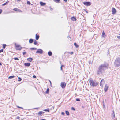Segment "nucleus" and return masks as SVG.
<instances>
[{"label": "nucleus", "mask_w": 120, "mask_h": 120, "mask_svg": "<svg viewBox=\"0 0 120 120\" xmlns=\"http://www.w3.org/2000/svg\"><path fill=\"white\" fill-rule=\"evenodd\" d=\"M108 64L106 62L101 64L99 67L97 71V75H99L102 73L103 71L105 70L108 68Z\"/></svg>", "instance_id": "nucleus-1"}, {"label": "nucleus", "mask_w": 120, "mask_h": 120, "mask_svg": "<svg viewBox=\"0 0 120 120\" xmlns=\"http://www.w3.org/2000/svg\"><path fill=\"white\" fill-rule=\"evenodd\" d=\"M114 65L115 67H118L120 65V58H117L114 62Z\"/></svg>", "instance_id": "nucleus-2"}, {"label": "nucleus", "mask_w": 120, "mask_h": 120, "mask_svg": "<svg viewBox=\"0 0 120 120\" xmlns=\"http://www.w3.org/2000/svg\"><path fill=\"white\" fill-rule=\"evenodd\" d=\"M89 83L91 86L93 87L97 86L98 84L97 82L94 81L92 79H90Z\"/></svg>", "instance_id": "nucleus-3"}, {"label": "nucleus", "mask_w": 120, "mask_h": 120, "mask_svg": "<svg viewBox=\"0 0 120 120\" xmlns=\"http://www.w3.org/2000/svg\"><path fill=\"white\" fill-rule=\"evenodd\" d=\"M15 45L16 47V50H21L22 47L20 45H16V44H15Z\"/></svg>", "instance_id": "nucleus-4"}, {"label": "nucleus", "mask_w": 120, "mask_h": 120, "mask_svg": "<svg viewBox=\"0 0 120 120\" xmlns=\"http://www.w3.org/2000/svg\"><path fill=\"white\" fill-rule=\"evenodd\" d=\"M66 84L64 82H61V83L60 86L62 88H64L66 86Z\"/></svg>", "instance_id": "nucleus-5"}, {"label": "nucleus", "mask_w": 120, "mask_h": 120, "mask_svg": "<svg viewBox=\"0 0 120 120\" xmlns=\"http://www.w3.org/2000/svg\"><path fill=\"white\" fill-rule=\"evenodd\" d=\"M83 4L85 5L88 6L90 5L91 3L90 2H85L83 3Z\"/></svg>", "instance_id": "nucleus-6"}, {"label": "nucleus", "mask_w": 120, "mask_h": 120, "mask_svg": "<svg viewBox=\"0 0 120 120\" xmlns=\"http://www.w3.org/2000/svg\"><path fill=\"white\" fill-rule=\"evenodd\" d=\"M43 51L41 49H37L36 53H39L40 54H41L43 53Z\"/></svg>", "instance_id": "nucleus-7"}, {"label": "nucleus", "mask_w": 120, "mask_h": 120, "mask_svg": "<svg viewBox=\"0 0 120 120\" xmlns=\"http://www.w3.org/2000/svg\"><path fill=\"white\" fill-rule=\"evenodd\" d=\"M108 88V86L106 84L105 86L104 89V90L105 92H106L107 91Z\"/></svg>", "instance_id": "nucleus-8"}, {"label": "nucleus", "mask_w": 120, "mask_h": 120, "mask_svg": "<svg viewBox=\"0 0 120 120\" xmlns=\"http://www.w3.org/2000/svg\"><path fill=\"white\" fill-rule=\"evenodd\" d=\"M116 13V9L114 8H112V13L113 14H114Z\"/></svg>", "instance_id": "nucleus-9"}, {"label": "nucleus", "mask_w": 120, "mask_h": 120, "mask_svg": "<svg viewBox=\"0 0 120 120\" xmlns=\"http://www.w3.org/2000/svg\"><path fill=\"white\" fill-rule=\"evenodd\" d=\"M31 64L30 63H24V65L26 67H29Z\"/></svg>", "instance_id": "nucleus-10"}, {"label": "nucleus", "mask_w": 120, "mask_h": 120, "mask_svg": "<svg viewBox=\"0 0 120 120\" xmlns=\"http://www.w3.org/2000/svg\"><path fill=\"white\" fill-rule=\"evenodd\" d=\"M71 19L73 21H74L77 20V19L76 17L74 16L71 17Z\"/></svg>", "instance_id": "nucleus-11"}, {"label": "nucleus", "mask_w": 120, "mask_h": 120, "mask_svg": "<svg viewBox=\"0 0 120 120\" xmlns=\"http://www.w3.org/2000/svg\"><path fill=\"white\" fill-rule=\"evenodd\" d=\"M103 81H104V80L103 79H102L101 80V81L100 83V85L102 87H103V83L102 82Z\"/></svg>", "instance_id": "nucleus-12"}, {"label": "nucleus", "mask_w": 120, "mask_h": 120, "mask_svg": "<svg viewBox=\"0 0 120 120\" xmlns=\"http://www.w3.org/2000/svg\"><path fill=\"white\" fill-rule=\"evenodd\" d=\"M13 10L15 11H19V12H21V11L20 10L18 9L17 8H14L13 9Z\"/></svg>", "instance_id": "nucleus-13"}, {"label": "nucleus", "mask_w": 120, "mask_h": 120, "mask_svg": "<svg viewBox=\"0 0 120 120\" xmlns=\"http://www.w3.org/2000/svg\"><path fill=\"white\" fill-rule=\"evenodd\" d=\"M33 60V58L31 57L28 58L27 59V60L30 62H31Z\"/></svg>", "instance_id": "nucleus-14"}, {"label": "nucleus", "mask_w": 120, "mask_h": 120, "mask_svg": "<svg viewBox=\"0 0 120 120\" xmlns=\"http://www.w3.org/2000/svg\"><path fill=\"white\" fill-rule=\"evenodd\" d=\"M40 4L41 6H43L45 5L46 4L45 3H44L42 2H40Z\"/></svg>", "instance_id": "nucleus-15"}, {"label": "nucleus", "mask_w": 120, "mask_h": 120, "mask_svg": "<svg viewBox=\"0 0 120 120\" xmlns=\"http://www.w3.org/2000/svg\"><path fill=\"white\" fill-rule=\"evenodd\" d=\"M39 38V35H38L37 34H36V40H38V39Z\"/></svg>", "instance_id": "nucleus-16"}, {"label": "nucleus", "mask_w": 120, "mask_h": 120, "mask_svg": "<svg viewBox=\"0 0 120 120\" xmlns=\"http://www.w3.org/2000/svg\"><path fill=\"white\" fill-rule=\"evenodd\" d=\"M9 2V1H7L6 2V3H5L3 4L2 5V6H4L6 5Z\"/></svg>", "instance_id": "nucleus-17"}, {"label": "nucleus", "mask_w": 120, "mask_h": 120, "mask_svg": "<svg viewBox=\"0 0 120 120\" xmlns=\"http://www.w3.org/2000/svg\"><path fill=\"white\" fill-rule=\"evenodd\" d=\"M48 54L49 56H51L52 54V53L51 51H49L48 52Z\"/></svg>", "instance_id": "nucleus-18"}, {"label": "nucleus", "mask_w": 120, "mask_h": 120, "mask_svg": "<svg viewBox=\"0 0 120 120\" xmlns=\"http://www.w3.org/2000/svg\"><path fill=\"white\" fill-rule=\"evenodd\" d=\"M105 35L104 31H103L102 33V37H105Z\"/></svg>", "instance_id": "nucleus-19"}, {"label": "nucleus", "mask_w": 120, "mask_h": 120, "mask_svg": "<svg viewBox=\"0 0 120 120\" xmlns=\"http://www.w3.org/2000/svg\"><path fill=\"white\" fill-rule=\"evenodd\" d=\"M66 114L67 115H69L70 114L69 111H65Z\"/></svg>", "instance_id": "nucleus-20"}, {"label": "nucleus", "mask_w": 120, "mask_h": 120, "mask_svg": "<svg viewBox=\"0 0 120 120\" xmlns=\"http://www.w3.org/2000/svg\"><path fill=\"white\" fill-rule=\"evenodd\" d=\"M33 42V40L32 39H30L29 40V42L30 43H32Z\"/></svg>", "instance_id": "nucleus-21"}, {"label": "nucleus", "mask_w": 120, "mask_h": 120, "mask_svg": "<svg viewBox=\"0 0 120 120\" xmlns=\"http://www.w3.org/2000/svg\"><path fill=\"white\" fill-rule=\"evenodd\" d=\"M41 111H40L38 113V115L39 116H41L42 115V112H41Z\"/></svg>", "instance_id": "nucleus-22"}, {"label": "nucleus", "mask_w": 120, "mask_h": 120, "mask_svg": "<svg viewBox=\"0 0 120 120\" xmlns=\"http://www.w3.org/2000/svg\"><path fill=\"white\" fill-rule=\"evenodd\" d=\"M74 45L76 47L78 48L79 46V45L77 44L76 43H74Z\"/></svg>", "instance_id": "nucleus-23"}, {"label": "nucleus", "mask_w": 120, "mask_h": 120, "mask_svg": "<svg viewBox=\"0 0 120 120\" xmlns=\"http://www.w3.org/2000/svg\"><path fill=\"white\" fill-rule=\"evenodd\" d=\"M6 46V44H3V49H5Z\"/></svg>", "instance_id": "nucleus-24"}, {"label": "nucleus", "mask_w": 120, "mask_h": 120, "mask_svg": "<svg viewBox=\"0 0 120 120\" xmlns=\"http://www.w3.org/2000/svg\"><path fill=\"white\" fill-rule=\"evenodd\" d=\"M38 42L36 40H35L34 41V44L35 45H36L38 44Z\"/></svg>", "instance_id": "nucleus-25"}, {"label": "nucleus", "mask_w": 120, "mask_h": 120, "mask_svg": "<svg viewBox=\"0 0 120 120\" xmlns=\"http://www.w3.org/2000/svg\"><path fill=\"white\" fill-rule=\"evenodd\" d=\"M54 1L57 3H59L60 0H53Z\"/></svg>", "instance_id": "nucleus-26"}, {"label": "nucleus", "mask_w": 120, "mask_h": 120, "mask_svg": "<svg viewBox=\"0 0 120 120\" xmlns=\"http://www.w3.org/2000/svg\"><path fill=\"white\" fill-rule=\"evenodd\" d=\"M43 111H45L48 112H49V110L48 108H47L46 109H45L43 110Z\"/></svg>", "instance_id": "nucleus-27"}, {"label": "nucleus", "mask_w": 120, "mask_h": 120, "mask_svg": "<svg viewBox=\"0 0 120 120\" xmlns=\"http://www.w3.org/2000/svg\"><path fill=\"white\" fill-rule=\"evenodd\" d=\"M30 49L31 50H34L37 49V48H32Z\"/></svg>", "instance_id": "nucleus-28"}, {"label": "nucleus", "mask_w": 120, "mask_h": 120, "mask_svg": "<svg viewBox=\"0 0 120 120\" xmlns=\"http://www.w3.org/2000/svg\"><path fill=\"white\" fill-rule=\"evenodd\" d=\"M15 76H10L8 78V79H12Z\"/></svg>", "instance_id": "nucleus-29"}, {"label": "nucleus", "mask_w": 120, "mask_h": 120, "mask_svg": "<svg viewBox=\"0 0 120 120\" xmlns=\"http://www.w3.org/2000/svg\"><path fill=\"white\" fill-rule=\"evenodd\" d=\"M49 89L48 88L46 90V93H48L49 91Z\"/></svg>", "instance_id": "nucleus-30"}, {"label": "nucleus", "mask_w": 120, "mask_h": 120, "mask_svg": "<svg viewBox=\"0 0 120 120\" xmlns=\"http://www.w3.org/2000/svg\"><path fill=\"white\" fill-rule=\"evenodd\" d=\"M22 80L21 78L20 77H19L18 78V81H20Z\"/></svg>", "instance_id": "nucleus-31"}, {"label": "nucleus", "mask_w": 120, "mask_h": 120, "mask_svg": "<svg viewBox=\"0 0 120 120\" xmlns=\"http://www.w3.org/2000/svg\"><path fill=\"white\" fill-rule=\"evenodd\" d=\"M27 4H28L30 5V4L31 3L29 1H27Z\"/></svg>", "instance_id": "nucleus-32"}, {"label": "nucleus", "mask_w": 120, "mask_h": 120, "mask_svg": "<svg viewBox=\"0 0 120 120\" xmlns=\"http://www.w3.org/2000/svg\"><path fill=\"white\" fill-rule=\"evenodd\" d=\"M49 81L50 82V86L51 87H52V84L51 83V81L50 80H49Z\"/></svg>", "instance_id": "nucleus-33"}, {"label": "nucleus", "mask_w": 120, "mask_h": 120, "mask_svg": "<svg viewBox=\"0 0 120 120\" xmlns=\"http://www.w3.org/2000/svg\"><path fill=\"white\" fill-rule=\"evenodd\" d=\"M64 66L63 65H62L61 67H60V69L61 70H62V71H63V69H62V67Z\"/></svg>", "instance_id": "nucleus-34"}, {"label": "nucleus", "mask_w": 120, "mask_h": 120, "mask_svg": "<svg viewBox=\"0 0 120 120\" xmlns=\"http://www.w3.org/2000/svg\"><path fill=\"white\" fill-rule=\"evenodd\" d=\"M71 109L73 111H75V109L73 107H72Z\"/></svg>", "instance_id": "nucleus-35"}, {"label": "nucleus", "mask_w": 120, "mask_h": 120, "mask_svg": "<svg viewBox=\"0 0 120 120\" xmlns=\"http://www.w3.org/2000/svg\"><path fill=\"white\" fill-rule=\"evenodd\" d=\"M76 101H80V99L79 98H77L76 99Z\"/></svg>", "instance_id": "nucleus-36"}, {"label": "nucleus", "mask_w": 120, "mask_h": 120, "mask_svg": "<svg viewBox=\"0 0 120 120\" xmlns=\"http://www.w3.org/2000/svg\"><path fill=\"white\" fill-rule=\"evenodd\" d=\"M14 59L15 60H19V59L17 57H15L14 58Z\"/></svg>", "instance_id": "nucleus-37"}, {"label": "nucleus", "mask_w": 120, "mask_h": 120, "mask_svg": "<svg viewBox=\"0 0 120 120\" xmlns=\"http://www.w3.org/2000/svg\"><path fill=\"white\" fill-rule=\"evenodd\" d=\"M26 53V52H23V55H24Z\"/></svg>", "instance_id": "nucleus-38"}, {"label": "nucleus", "mask_w": 120, "mask_h": 120, "mask_svg": "<svg viewBox=\"0 0 120 120\" xmlns=\"http://www.w3.org/2000/svg\"><path fill=\"white\" fill-rule=\"evenodd\" d=\"M61 114L62 115H64L65 114V113L64 112H61Z\"/></svg>", "instance_id": "nucleus-39"}, {"label": "nucleus", "mask_w": 120, "mask_h": 120, "mask_svg": "<svg viewBox=\"0 0 120 120\" xmlns=\"http://www.w3.org/2000/svg\"><path fill=\"white\" fill-rule=\"evenodd\" d=\"M3 49L0 50V53L3 52Z\"/></svg>", "instance_id": "nucleus-40"}, {"label": "nucleus", "mask_w": 120, "mask_h": 120, "mask_svg": "<svg viewBox=\"0 0 120 120\" xmlns=\"http://www.w3.org/2000/svg\"><path fill=\"white\" fill-rule=\"evenodd\" d=\"M33 77L34 78H36V76L35 75H34L33 76Z\"/></svg>", "instance_id": "nucleus-41"}, {"label": "nucleus", "mask_w": 120, "mask_h": 120, "mask_svg": "<svg viewBox=\"0 0 120 120\" xmlns=\"http://www.w3.org/2000/svg\"><path fill=\"white\" fill-rule=\"evenodd\" d=\"M2 9H0V14L2 12Z\"/></svg>", "instance_id": "nucleus-42"}, {"label": "nucleus", "mask_w": 120, "mask_h": 120, "mask_svg": "<svg viewBox=\"0 0 120 120\" xmlns=\"http://www.w3.org/2000/svg\"><path fill=\"white\" fill-rule=\"evenodd\" d=\"M113 111V118H114L115 117V114H114V112Z\"/></svg>", "instance_id": "nucleus-43"}, {"label": "nucleus", "mask_w": 120, "mask_h": 120, "mask_svg": "<svg viewBox=\"0 0 120 120\" xmlns=\"http://www.w3.org/2000/svg\"><path fill=\"white\" fill-rule=\"evenodd\" d=\"M20 117L19 116H18L16 118V119H20Z\"/></svg>", "instance_id": "nucleus-44"}, {"label": "nucleus", "mask_w": 120, "mask_h": 120, "mask_svg": "<svg viewBox=\"0 0 120 120\" xmlns=\"http://www.w3.org/2000/svg\"><path fill=\"white\" fill-rule=\"evenodd\" d=\"M117 38L118 39H120V36H117Z\"/></svg>", "instance_id": "nucleus-45"}, {"label": "nucleus", "mask_w": 120, "mask_h": 120, "mask_svg": "<svg viewBox=\"0 0 120 120\" xmlns=\"http://www.w3.org/2000/svg\"><path fill=\"white\" fill-rule=\"evenodd\" d=\"M17 107L18 108H21V109H22V107H19V106H17Z\"/></svg>", "instance_id": "nucleus-46"}, {"label": "nucleus", "mask_w": 120, "mask_h": 120, "mask_svg": "<svg viewBox=\"0 0 120 120\" xmlns=\"http://www.w3.org/2000/svg\"><path fill=\"white\" fill-rule=\"evenodd\" d=\"M73 53V52H72L70 53V54L71 55Z\"/></svg>", "instance_id": "nucleus-47"}, {"label": "nucleus", "mask_w": 120, "mask_h": 120, "mask_svg": "<svg viewBox=\"0 0 120 120\" xmlns=\"http://www.w3.org/2000/svg\"><path fill=\"white\" fill-rule=\"evenodd\" d=\"M86 12L87 13H88V12L87 11H86V10H85Z\"/></svg>", "instance_id": "nucleus-48"}, {"label": "nucleus", "mask_w": 120, "mask_h": 120, "mask_svg": "<svg viewBox=\"0 0 120 120\" xmlns=\"http://www.w3.org/2000/svg\"><path fill=\"white\" fill-rule=\"evenodd\" d=\"M41 120H46L45 119H41Z\"/></svg>", "instance_id": "nucleus-49"}, {"label": "nucleus", "mask_w": 120, "mask_h": 120, "mask_svg": "<svg viewBox=\"0 0 120 120\" xmlns=\"http://www.w3.org/2000/svg\"><path fill=\"white\" fill-rule=\"evenodd\" d=\"M50 10H53V9L52 8H51L50 9Z\"/></svg>", "instance_id": "nucleus-50"}, {"label": "nucleus", "mask_w": 120, "mask_h": 120, "mask_svg": "<svg viewBox=\"0 0 120 120\" xmlns=\"http://www.w3.org/2000/svg\"><path fill=\"white\" fill-rule=\"evenodd\" d=\"M2 65V64L0 62V65Z\"/></svg>", "instance_id": "nucleus-51"}, {"label": "nucleus", "mask_w": 120, "mask_h": 120, "mask_svg": "<svg viewBox=\"0 0 120 120\" xmlns=\"http://www.w3.org/2000/svg\"><path fill=\"white\" fill-rule=\"evenodd\" d=\"M41 112H42V114L43 113H44V112H42V111H41Z\"/></svg>", "instance_id": "nucleus-52"}, {"label": "nucleus", "mask_w": 120, "mask_h": 120, "mask_svg": "<svg viewBox=\"0 0 120 120\" xmlns=\"http://www.w3.org/2000/svg\"><path fill=\"white\" fill-rule=\"evenodd\" d=\"M38 109V108H34L35 109Z\"/></svg>", "instance_id": "nucleus-53"}, {"label": "nucleus", "mask_w": 120, "mask_h": 120, "mask_svg": "<svg viewBox=\"0 0 120 120\" xmlns=\"http://www.w3.org/2000/svg\"><path fill=\"white\" fill-rule=\"evenodd\" d=\"M17 1H20V0H17Z\"/></svg>", "instance_id": "nucleus-54"}, {"label": "nucleus", "mask_w": 120, "mask_h": 120, "mask_svg": "<svg viewBox=\"0 0 120 120\" xmlns=\"http://www.w3.org/2000/svg\"><path fill=\"white\" fill-rule=\"evenodd\" d=\"M119 35H120V33L119 34Z\"/></svg>", "instance_id": "nucleus-55"}]
</instances>
